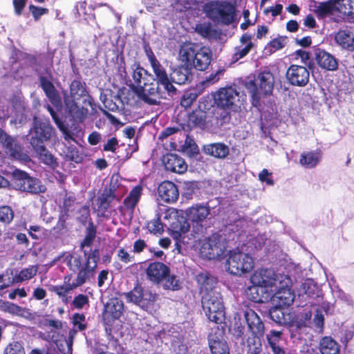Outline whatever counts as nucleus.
Segmentation results:
<instances>
[{"instance_id":"obj_1","label":"nucleus","mask_w":354,"mask_h":354,"mask_svg":"<svg viewBox=\"0 0 354 354\" xmlns=\"http://www.w3.org/2000/svg\"><path fill=\"white\" fill-rule=\"evenodd\" d=\"M67 266L71 270L76 273L75 280L71 282L72 274L64 277V284L53 286L51 290L59 297L66 301V295L72 290L90 282L94 278L97 263L100 260V250L98 248L84 251V258L80 254L73 256L69 254L66 256Z\"/></svg>"},{"instance_id":"obj_2","label":"nucleus","mask_w":354,"mask_h":354,"mask_svg":"<svg viewBox=\"0 0 354 354\" xmlns=\"http://www.w3.org/2000/svg\"><path fill=\"white\" fill-rule=\"evenodd\" d=\"M185 214V216L181 210L169 208L164 216V218L171 219L169 230L176 241H180L191 227L194 233H203L211 209L208 205L195 204L186 209Z\"/></svg>"},{"instance_id":"obj_3","label":"nucleus","mask_w":354,"mask_h":354,"mask_svg":"<svg viewBox=\"0 0 354 354\" xmlns=\"http://www.w3.org/2000/svg\"><path fill=\"white\" fill-rule=\"evenodd\" d=\"M85 97L84 104H88L92 109L95 106L93 97L89 95L86 83L82 80L80 75L74 79L69 85V92L63 91V99L66 112L73 120L82 122L86 118L88 109L80 106L77 100Z\"/></svg>"},{"instance_id":"obj_4","label":"nucleus","mask_w":354,"mask_h":354,"mask_svg":"<svg viewBox=\"0 0 354 354\" xmlns=\"http://www.w3.org/2000/svg\"><path fill=\"white\" fill-rule=\"evenodd\" d=\"M178 57L181 63H187L189 68L205 71L212 61V52L207 46L185 41L180 46Z\"/></svg>"},{"instance_id":"obj_5","label":"nucleus","mask_w":354,"mask_h":354,"mask_svg":"<svg viewBox=\"0 0 354 354\" xmlns=\"http://www.w3.org/2000/svg\"><path fill=\"white\" fill-rule=\"evenodd\" d=\"M274 77L269 71H263L254 75L252 79L246 81L245 88L250 97L253 106H261V98L267 97L272 94L274 90Z\"/></svg>"},{"instance_id":"obj_6","label":"nucleus","mask_w":354,"mask_h":354,"mask_svg":"<svg viewBox=\"0 0 354 354\" xmlns=\"http://www.w3.org/2000/svg\"><path fill=\"white\" fill-rule=\"evenodd\" d=\"M206 15L213 21H219L223 25H230L235 17V6L224 0H212L204 5Z\"/></svg>"},{"instance_id":"obj_7","label":"nucleus","mask_w":354,"mask_h":354,"mask_svg":"<svg viewBox=\"0 0 354 354\" xmlns=\"http://www.w3.org/2000/svg\"><path fill=\"white\" fill-rule=\"evenodd\" d=\"M201 304L203 310L210 322L215 323L216 326L226 325L225 308L221 293L202 296Z\"/></svg>"},{"instance_id":"obj_8","label":"nucleus","mask_w":354,"mask_h":354,"mask_svg":"<svg viewBox=\"0 0 354 354\" xmlns=\"http://www.w3.org/2000/svg\"><path fill=\"white\" fill-rule=\"evenodd\" d=\"M11 185L15 190L38 194L44 193L46 187L41 185L39 179L30 176L24 171L15 169L12 172Z\"/></svg>"},{"instance_id":"obj_9","label":"nucleus","mask_w":354,"mask_h":354,"mask_svg":"<svg viewBox=\"0 0 354 354\" xmlns=\"http://www.w3.org/2000/svg\"><path fill=\"white\" fill-rule=\"evenodd\" d=\"M214 103L223 111L221 113L223 122H227L230 119V114L226 110H234L238 106L239 93L235 88L227 86L219 88L214 95Z\"/></svg>"},{"instance_id":"obj_10","label":"nucleus","mask_w":354,"mask_h":354,"mask_svg":"<svg viewBox=\"0 0 354 354\" xmlns=\"http://www.w3.org/2000/svg\"><path fill=\"white\" fill-rule=\"evenodd\" d=\"M227 270L233 274L241 276L249 273L254 268V261L249 254L242 252H230L227 260Z\"/></svg>"},{"instance_id":"obj_11","label":"nucleus","mask_w":354,"mask_h":354,"mask_svg":"<svg viewBox=\"0 0 354 354\" xmlns=\"http://www.w3.org/2000/svg\"><path fill=\"white\" fill-rule=\"evenodd\" d=\"M226 325L216 326L207 336L211 354H230L225 337Z\"/></svg>"},{"instance_id":"obj_12","label":"nucleus","mask_w":354,"mask_h":354,"mask_svg":"<svg viewBox=\"0 0 354 354\" xmlns=\"http://www.w3.org/2000/svg\"><path fill=\"white\" fill-rule=\"evenodd\" d=\"M53 131L48 120L34 117L33 126L30 129V145L37 147L44 145V142L50 139Z\"/></svg>"},{"instance_id":"obj_13","label":"nucleus","mask_w":354,"mask_h":354,"mask_svg":"<svg viewBox=\"0 0 354 354\" xmlns=\"http://www.w3.org/2000/svg\"><path fill=\"white\" fill-rule=\"evenodd\" d=\"M135 94L140 100L149 105H156L160 98H165L162 95L163 92L158 86L157 82L150 84L143 82L141 86H136Z\"/></svg>"},{"instance_id":"obj_14","label":"nucleus","mask_w":354,"mask_h":354,"mask_svg":"<svg viewBox=\"0 0 354 354\" xmlns=\"http://www.w3.org/2000/svg\"><path fill=\"white\" fill-rule=\"evenodd\" d=\"M277 280V275L275 272L268 268H263L256 271L251 276V281L253 286L248 288L249 291L255 290L257 292V287L271 288L275 286Z\"/></svg>"},{"instance_id":"obj_15","label":"nucleus","mask_w":354,"mask_h":354,"mask_svg":"<svg viewBox=\"0 0 354 354\" xmlns=\"http://www.w3.org/2000/svg\"><path fill=\"white\" fill-rule=\"evenodd\" d=\"M286 77L290 85L304 87L309 82L310 73L305 66L291 64L287 69Z\"/></svg>"},{"instance_id":"obj_16","label":"nucleus","mask_w":354,"mask_h":354,"mask_svg":"<svg viewBox=\"0 0 354 354\" xmlns=\"http://www.w3.org/2000/svg\"><path fill=\"white\" fill-rule=\"evenodd\" d=\"M169 274L170 268L169 266L159 261L150 263L146 269L147 279L154 284H159Z\"/></svg>"},{"instance_id":"obj_17","label":"nucleus","mask_w":354,"mask_h":354,"mask_svg":"<svg viewBox=\"0 0 354 354\" xmlns=\"http://www.w3.org/2000/svg\"><path fill=\"white\" fill-rule=\"evenodd\" d=\"M196 280L202 296H205V295H210V296H212L214 293H221L216 290L218 283L217 278L212 275L209 272L205 271L198 273L196 276Z\"/></svg>"},{"instance_id":"obj_18","label":"nucleus","mask_w":354,"mask_h":354,"mask_svg":"<svg viewBox=\"0 0 354 354\" xmlns=\"http://www.w3.org/2000/svg\"><path fill=\"white\" fill-rule=\"evenodd\" d=\"M51 79L52 75L50 73H49V77L40 75L39 77L40 86L51 104L55 107H61L62 99L60 95L52 82Z\"/></svg>"},{"instance_id":"obj_19","label":"nucleus","mask_w":354,"mask_h":354,"mask_svg":"<svg viewBox=\"0 0 354 354\" xmlns=\"http://www.w3.org/2000/svg\"><path fill=\"white\" fill-rule=\"evenodd\" d=\"M124 310L123 301L118 298H111L104 306L103 313L104 319L107 322L118 319L122 315Z\"/></svg>"},{"instance_id":"obj_20","label":"nucleus","mask_w":354,"mask_h":354,"mask_svg":"<svg viewBox=\"0 0 354 354\" xmlns=\"http://www.w3.org/2000/svg\"><path fill=\"white\" fill-rule=\"evenodd\" d=\"M162 162L167 170L174 173L182 174L187 169L185 160L176 153H167L163 156Z\"/></svg>"},{"instance_id":"obj_21","label":"nucleus","mask_w":354,"mask_h":354,"mask_svg":"<svg viewBox=\"0 0 354 354\" xmlns=\"http://www.w3.org/2000/svg\"><path fill=\"white\" fill-rule=\"evenodd\" d=\"M117 186L111 183L109 187L104 188L103 192L97 198V211L101 216H104L111 206V203L115 198V191Z\"/></svg>"},{"instance_id":"obj_22","label":"nucleus","mask_w":354,"mask_h":354,"mask_svg":"<svg viewBox=\"0 0 354 354\" xmlns=\"http://www.w3.org/2000/svg\"><path fill=\"white\" fill-rule=\"evenodd\" d=\"M158 192L161 199L167 203L176 202L179 197L177 186L169 180L163 181L159 185Z\"/></svg>"},{"instance_id":"obj_23","label":"nucleus","mask_w":354,"mask_h":354,"mask_svg":"<svg viewBox=\"0 0 354 354\" xmlns=\"http://www.w3.org/2000/svg\"><path fill=\"white\" fill-rule=\"evenodd\" d=\"M201 252L208 259H218L224 253L223 245L220 241L208 239L207 241L203 243L201 248Z\"/></svg>"},{"instance_id":"obj_24","label":"nucleus","mask_w":354,"mask_h":354,"mask_svg":"<svg viewBox=\"0 0 354 354\" xmlns=\"http://www.w3.org/2000/svg\"><path fill=\"white\" fill-rule=\"evenodd\" d=\"M295 298L294 292L286 285L279 287L272 297V301L277 306L288 308L293 304Z\"/></svg>"},{"instance_id":"obj_25","label":"nucleus","mask_w":354,"mask_h":354,"mask_svg":"<svg viewBox=\"0 0 354 354\" xmlns=\"http://www.w3.org/2000/svg\"><path fill=\"white\" fill-rule=\"evenodd\" d=\"M315 60L317 65L326 71H335L338 69V59L334 55L324 50L316 53Z\"/></svg>"},{"instance_id":"obj_26","label":"nucleus","mask_w":354,"mask_h":354,"mask_svg":"<svg viewBox=\"0 0 354 354\" xmlns=\"http://www.w3.org/2000/svg\"><path fill=\"white\" fill-rule=\"evenodd\" d=\"M207 124V113L201 109H197L192 111L188 115L187 121V129L183 127L184 130L191 131L194 128H199L201 129H205Z\"/></svg>"},{"instance_id":"obj_27","label":"nucleus","mask_w":354,"mask_h":354,"mask_svg":"<svg viewBox=\"0 0 354 354\" xmlns=\"http://www.w3.org/2000/svg\"><path fill=\"white\" fill-rule=\"evenodd\" d=\"M335 44L342 49L354 52V32L348 29H340L334 35Z\"/></svg>"},{"instance_id":"obj_28","label":"nucleus","mask_w":354,"mask_h":354,"mask_svg":"<svg viewBox=\"0 0 354 354\" xmlns=\"http://www.w3.org/2000/svg\"><path fill=\"white\" fill-rule=\"evenodd\" d=\"M2 145L5 148L6 152L8 153L10 157L24 161L29 159L28 155L24 151V148L20 145L19 142L12 136Z\"/></svg>"},{"instance_id":"obj_29","label":"nucleus","mask_w":354,"mask_h":354,"mask_svg":"<svg viewBox=\"0 0 354 354\" xmlns=\"http://www.w3.org/2000/svg\"><path fill=\"white\" fill-rule=\"evenodd\" d=\"M245 318L249 331L252 335H263L264 324L260 317L253 310H249L245 313Z\"/></svg>"},{"instance_id":"obj_30","label":"nucleus","mask_w":354,"mask_h":354,"mask_svg":"<svg viewBox=\"0 0 354 354\" xmlns=\"http://www.w3.org/2000/svg\"><path fill=\"white\" fill-rule=\"evenodd\" d=\"M202 151L205 155L217 159H225L230 153L229 147L223 142L204 145Z\"/></svg>"},{"instance_id":"obj_31","label":"nucleus","mask_w":354,"mask_h":354,"mask_svg":"<svg viewBox=\"0 0 354 354\" xmlns=\"http://www.w3.org/2000/svg\"><path fill=\"white\" fill-rule=\"evenodd\" d=\"M322 158L320 149L303 151L299 158V164L306 169L315 168Z\"/></svg>"},{"instance_id":"obj_32","label":"nucleus","mask_w":354,"mask_h":354,"mask_svg":"<svg viewBox=\"0 0 354 354\" xmlns=\"http://www.w3.org/2000/svg\"><path fill=\"white\" fill-rule=\"evenodd\" d=\"M171 80L177 84H184L192 77V68L187 63H182L170 74Z\"/></svg>"},{"instance_id":"obj_33","label":"nucleus","mask_w":354,"mask_h":354,"mask_svg":"<svg viewBox=\"0 0 354 354\" xmlns=\"http://www.w3.org/2000/svg\"><path fill=\"white\" fill-rule=\"evenodd\" d=\"M321 354H340V345L330 336L322 337L319 342Z\"/></svg>"},{"instance_id":"obj_34","label":"nucleus","mask_w":354,"mask_h":354,"mask_svg":"<svg viewBox=\"0 0 354 354\" xmlns=\"http://www.w3.org/2000/svg\"><path fill=\"white\" fill-rule=\"evenodd\" d=\"M75 14L79 21L81 19L88 21L95 18L94 8L88 6L86 1H78L75 7Z\"/></svg>"},{"instance_id":"obj_35","label":"nucleus","mask_w":354,"mask_h":354,"mask_svg":"<svg viewBox=\"0 0 354 354\" xmlns=\"http://www.w3.org/2000/svg\"><path fill=\"white\" fill-rule=\"evenodd\" d=\"M35 152L38 154L39 160L45 165L52 169H55L59 166L56 158L49 152L44 145L33 147Z\"/></svg>"},{"instance_id":"obj_36","label":"nucleus","mask_w":354,"mask_h":354,"mask_svg":"<svg viewBox=\"0 0 354 354\" xmlns=\"http://www.w3.org/2000/svg\"><path fill=\"white\" fill-rule=\"evenodd\" d=\"M286 307L276 304L270 309V318L278 325H287L289 324V314L285 311Z\"/></svg>"},{"instance_id":"obj_37","label":"nucleus","mask_w":354,"mask_h":354,"mask_svg":"<svg viewBox=\"0 0 354 354\" xmlns=\"http://www.w3.org/2000/svg\"><path fill=\"white\" fill-rule=\"evenodd\" d=\"M283 333L281 330H271L266 335L268 343L273 354H284L285 350L278 344L282 339Z\"/></svg>"},{"instance_id":"obj_38","label":"nucleus","mask_w":354,"mask_h":354,"mask_svg":"<svg viewBox=\"0 0 354 354\" xmlns=\"http://www.w3.org/2000/svg\"><path fill=\"white\" fill-rule=\"evenodd\" d=\"M97 236V227L93 221L88 222L85 230V236L80 243V248L84 251L85 248H90L93 245ZM84 258V256L82 257Z\"/></svg>"},{"instance_id":"obj_39","label":"nucleus","mask_w":354,"mask_h":354,"mask_svg":"<svg viewBox=\"0 0 354 354\" xmlns=\"http://www.w3.org/2000/svg\"><path fill=\"white\" fill-rule=\"evenodd\" d=\"M302 288L304 294L307 297L313 299H317L318 300V303L319 302V299H323L322 290L313 279H307L305 280L302 284Z\"/></svg>"},{"instance_id":"obj_40","label":"nucleus","mask_w":354,"mask_h":354,"mask_svg":"<svg viewBox=\"0 0 354 354\" xmlns=\"http://www.w3.org/2000/svg\"><path fill=\"white\" fill-rule=\"evenodd\" d=\"M62 196L61 204L59 205V212L70 214L73 211L71 207L76 201V197L74 193L64 190L60 194Z\"/></svg>"},{"instance_id":"obj_41","label":"nucleus","mask_w":354,"mask_h":354,"mask_svg":"<svg viewBox=\"0 0 354 354\" xmlns=\"http://www.w3.org/2000/svg\"><path fill=\"white\" fill-rule=\"evenodd\" d=\"M142 187L140 185L134 187L131 191L129 195L124 200V206L129 209H133L138 204L141 194Z\"/></svg>"},{"instance_id":"obj_42","label":"nucleus","mask_w":354,"mask_h":354,"mask_svg":"<svg viewBox=\"0 0 354 354\" xmlns=\"http://www.w3.org/2000/svg\"><path fill=\"white\" fill-rule=\"evenodd\" d=\"M125 295L129 301L141 306L142 301H145V297L147 296V293L145 294L142 286L137 284L132 290L125 293Z\"/></svg>"},{"instance_id":"obj_43","label":"nucleus","mask_w":354,"mask_h":354,"mask_svg":"<svg viewBox=\"0 0 354 354\" xmlns=\"http://www.w3.org/2000/svg\"><path fill=\"white\" fill-rule=\"evenodd\" d=\"M134 91L122 87L118 89L117 94L114 95V99L124 104H131L134 102Z\"/></svg>"},{"instance_id":"obj_44","label":"nucleus","mask_w":354,"mask_h":354,"mask_svg":"<svg viewBox=\"0 0 354 354\" xmlns=\"http://www.w3.org/2000/svg\"><path fill=\"white\" fill-rule=\"evenodd\" d=\"M337 12L354 17V0H335Z\"/></svg>"},{"instance_id":"obj_45","label":"nucleus","mask_w":354,"mask_h":354,"mask_svg":"<svg viewBox=\"0 0 354 354\" xmlns=\"http://www.w3.org/2000/svg\"><path fill=\"white\" fill-rule=\"evenodd\" d=\"M263 335H252L247 339L248 352L250 354H260L262 351L261 338Z\"/></svg>"},{"instance_id":"obj_46","label":"nucleus","mask_w":354,"mask_h":354,"mask_svg":"<svg viewBox=\"0 0 354 354\" xmlns=\"http://www.w3.org/2000/svg\"><path fill=\"white\" fill-rule=\"evenodd\" d=\"M147 228L151 234L161 235L164 232V225L161 221V215L158 213L156 217L147 223Z\"/></svg>"},{"instance_id":"obj_47","label":"nucleus","mask_w":354,"mask_h":354,"mask_svg":"<svg viewBox=\"0 0 354 354\" xmlns=\"http://www.w3.org/2000/svg\"><path fill=\"white\" fill-rule=\"evenodd\" d=\"M335 11H337L335 0L321 3L317 8V15L322 17L333 15Z\"/></svg>"},{"instance_id":"obj_48","label":"nucleus","mask_w":354,"mask_h":354,"mask_svg":"<svg viewBox=\"0 0 354 354\" xmlns=\"http://www.w3.org/2000/svg\"><path fill=\"white\" fill-rule=\"evenodd\" d=\"M148 74L147 70L142 67L140 64H138L136 68L132 73V78L133 83L130 85L131 88L135 92L136 86H141L143 84V75Z\"/></svg>"},{"instance_id":"obj_49","label":"nucleus","mask_w":354,"mask_h":354,"mask_svg":"<svg viewBox=\"0 0 354 354\" xmlns=\"http://www.w3.org/2000/svg\"><path fill=\"white\" fill-rule=\"evenodd\" d=\"M70 214L59 212L58 219L53 227V231L59 234H62L68 231L67 220L69 218Z\"/></svg>"},{"instance_id":"obj_50","label":"nucleus","mask_w":354,"mask_h":354,"mask_svg":"<svg viewBox=\"0 0 354 354\" xmlns=\"http://www.w3.org/2000/svg\"><path fill=\"white\" fill-rule=\"evenodd\" d=\"M37 272V266H30L28 268L22 269L19 274L16 276L17 282L29 280L33 278Z\"/></svg>"},{"instance_id":"obj_51","label":"nucleus","mask_w":354,"mask_h":354,"mask_svg":"<svg viewBox=\"0 0 354 354\" xmlns=\"http://www.w3.org/2000/svg\"><path fill=\"white\" fill-rule=\"evenodd\" d=\"M184 150L187 153L189 157H195L199 154V149L194 142V139L187 136L185 144L183 145Z\"/></svg>"},{"instance_id":"obj_52","label":"nucleus","mask_w":354,"mask_h":354,"mask_svg":"<svg viewBox=\"0 0 354 354\" xmlns=\"http://www.w3.org/2000/svg\"><path fill=\"white\" fill-rule=\"evenodd\" d=\"M14 218V211L11 207L3 205L0 207V222L9 224Z\"/></svg>"},{"instance_id":"obj_53","label":"nucleus","mask_w":354,"mask_h":354,"mask_svg":"<svg viewBox=\"0 0 354 354\" xmlns=\"http://www.w3.org/2000/svg\"><path fill=\"white\" fill-rule=\"evenodd\" d=\"M150 65L155 75V78L153 79L154 81L158 82L160 80H163L165 77L169 76L165 68L162 66L158 60Z\"/></svg>"},{"instance_id":"obj_54","label":"nucleus","mask_w":354,"mask_h":354,"mask_svg":"<svg viewBox=\"0 0 354 354\" xmlns=\"http://www.w3.org/2000/svg\"><path fill=\"white\" fill-rule=\"evenodd\" d=\"M72 324L79 331H83L87 328L86 317L82 313H74L72 317Z\"/></svg>"},{"instance_id":"obj_55","label":"nucleus","mask_w":354,"mask_h":354,"mask_svg":"<svg viewBox=\"0 0 354 354\" xmlns=\"http://www.w3.org/2000/svg\"><path fill=\"white\" fill-rule=\"evenodd\" d=\"M254 46L253 43H250L245 45L244 48H241L240 46L236 47L235 51L232 55V61L237 62L245 57L250 53Z\"/></svg>"},{"instance_id":"obj_56","label":"nucleus","mask_w":354,"mask_h":354,"mask_svg":"<svg viewBox=\"0 0 354 354\" xmlns=\"http://www.w3.org/2000/svg\"><path fill=\"white\" fill-rule=\"evenodd\" d=\"M3 354H26V352L21 343L14 341L7 345Z\"/></svg>"},{"instance_id":"obj_57","label":"nucleus","mask_w":354,"mask_h":354,"mask_svg":"<svg viewBox=\"0 0 354 354\" xmlns=\"http://www.w3.org/2000/svg\"><path fill=\"white\" fill-rule=\"evenodd\" d=\"M172 81L171 80L170 77H165V79L160 80L157 82L158 86H162L164 88L165 91L167 93V94L170 96H173L176 93V88L174 87V86L172 84Z\"/></svg>"},{"instance_id":"obj_58","label":"nucleus","mask_w":354,"mask_h":354,"mask_svg":"<svg viewBox=\"0 0 354 354\" xmlns=\"http://www.w3.org/2000/svg\"><path fill=\"white\" fill-rule=\"evenodd\" d=\"M197 97L198 95L195 92H185L180 99V105L185 109H188L196 101Z\"/></svg>"},{"instance_id":"obj_59","label":"nucleus","mask_w":354,"mask_h":354,"mask_svg":"<svg viewBox=\"0 0 354 354\" xmlns=\"http://www.w3.org/2000/svg\"><path fill=\"white\" fill-rule=\"evenodd\" d=\"M80 215L77 217L78 221L85 225L86 223L88 224V222L93 221L91 217L90 209L87 205L82 206L79 210Z\"/></svg>"},{"instance_id":"obj_60","label":"nucleus","mask_w":354,"mask_h":354,"mask_svg":"<svg viewBox=\"0 0 354 354\" xmlns=\"http://www.w3.org/2000/svg\"><path fill=\"white\" fill-rule=\"evenodd\" d=\"M287 37L279 36L277 38L272 39L269 44V47L271 48V50L277 51L282 49L286 44Z\"/></svg>"},{"instance_id":"obj_61","label":"nucleus","mask_w":354,"mask_h":354,"mask_svg":"<svg viewBox=\"0 0 354 354\" xmlns=\"http://www.w3.org/2000/svg\"><path fill=\"white\" fill-rule=\"evenodd\" d=\"M28 10L32 14L35 21H37L40 17L48 12V9L46 8L39 7L33 4L28 6Z\"/></svg>"},{"instance_id":"obj_62","label":"nucleus","mask_w":354,"mask_h":354,"mask_svg":"<svg viewBox=\"0 0 354 354\" xmlns=\"http://www.w3.org/2000/svg\"><path fill=\"white\" fill-rule=\"evenodd\" d=\"M232 334L236 339L241 337L245 333V326L241 323V320L235 321L232 328Z\"/></svg>"},{"instance_id":"obj_63","label":"nucleus","mask_w":354,"mask_h":354,"mask_svg":"<svg viewBox=\"0 0 354 354\" xmlns=\"http://www.w3.org/2000/svg\"><path fill=\"white\" fill-rule=\"evenodd\" d=\"M89 302L88 298L86 295L79 294L75 296L73 300V305L77 309H82L86 304Z\"/></svg>"},{"instance_id":"obj_64","label":"nucleus","mask_w":354,"mask_h":354,"mask_svg":"<svg viewBox=\"0 0 354 354\" xmlns=\"http://www.w3.org/2000/svg\"><path fill=\"white\" fill-rule=\"evenodd\" d=\"M167 277V280L165 282V287L167 289L177 290L180 288V283L179 281L176 279L175 275L170 276L169 274Z\"/></svg>"}]
</instances>
